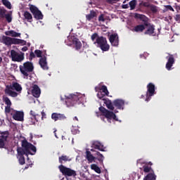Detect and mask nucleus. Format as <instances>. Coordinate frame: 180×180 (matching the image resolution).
<instances>
[{
    "instance_id": "1",
    "label": "nucleus",
    "mask_w": 180,
    "mask_h": 180,
    "mask_svg": "<svg viewBox=\"0 0 180 180\" xmlns=\"http://www.w3.org/2000/svg\"><path fill=\"white\" fill-rule=\"evenodd\" d=\"M135 18L136 19H140L142 22H144V26L146 27L144 34L147 36H152V37L160 36L161 33V29L158 28V33L155 32V25L150 23L148 22V18H147L146 15L139 14V13H135Z\"/></svg>"
},
{
    "instance_id": "2",
    "label": "nucleus",
    "mask_w": 180,
    "mask_h": 180,
    "mask_svg": "<svg viewBox=\"0 0 180 180\" xmlns=\"http://www.w3.org/2000/svg\"><path fill=\"white\" fill-rule=\"evenodd\" d=\"M91 39L94 41V44H96V47L101 49L103 51H109L110 46L108 44V39L106 37L100 36L98 33L95 32L91 36Z\"/></svg>"
},
{
    "instance_id": "3",
    "label": "nucleus",
    "mask_w": 180,
    "mask_h": 180,
    "mask_svg": "<svg viewBox=\"0 0 180 180\" xmlns=\"http://www.w3.org/2000/svg\"><path fill=\"white\" fill-rule=\"evenodd\" d=\"M65 102L68 108H71V106H75V105H84L85 96L81 94H69L65 95Z\"/></svg>"
},
{
    "instance_id": "4",
    "label": "nucleus",
    "mask_w": 180,
    "mask_h": 180,
    "mask_svg": "<svg viewBox=\"0 0 180 180\" xmlns=\"http://www.w3.org/2000/svg\"><path fill=\"white\" fill-rule=\"evenodd\" d=\"M0 43H3L5 46H11V44H20L26 46V41L18 38H12L8 36L3 35L0 37Z\"/></svg>"
},
{
    "instance_id": "5",
    "label": "nucleus",
    "mask_w": 180,
    "mask_h": 180,
    "mask_svg": "<svg viewBox=\"0 0 180 180\" xmlns=\"http://www.w3.org/2000/svg\"><path fill=\"white\" fill-rule=\"evenodd\" d=\"M22 147L21 148L25 152L26 157H29V155H34L37 151L36 146L29 143L27 140L22 141Z\"/></svg>"
},
{
    "instance_id": "6",
    "label": "nucleus",
    "mask_w": 180,
    "mask_h": 180,
    "mask_svg": "<svg viewBox=\"0 0 180 180\" xmlns=\"http://www.w3.org/2000/svg\"><path fill=\"white\" fill-rule=\"evenodd\" d=\"M33 70H34V66L32 62L27 61L22 65H20V71L25 79L29 78V72H33Z\"/></svg>"
},
{
    "instance_id": "7",
    "label": "nucleus",
    "mask_w": 180,
    "mask_h": 180,
    "mask_svg": "<svg viewBox=\"0 0 180 180\" xmlns=\"http://www.w3.org/2000/svg\"><path fill=\"white\" fill-rule=\"evenodd\" d=\"M99 110L102 113L103 116H105L106 119H108V122L110 123V120L113 119V120H115L116 122H119V120L117 119V117H116V114L113 112V111H110L105 108L103 106L99 107Z\"/></svg>"
},
{
    "instance_id": "8",
    "label": "nucleus",
    "mask_w": 180,
    "mask_h": 180,
    "mask_svg": "<svg viewBox=\"0 0 180 180\" xmlns=\"http://www.w3.org/2000/svg\"><path fill=\"white\" fill-rule=\"evenodd\" d=\"M58 169L60 171L61 174H63V175H65V176H77V172L71 168L60 165L58 167Z\"/></svg>"
},
{
    "instance_id": "9",
    "label": "nucleus",
    "mask_w": 180,
    "mask_h": 180,
    "mask_svg": "<svg viewBox=\"0 0 180 180\" xmlns=\"http://www.w3.org/2000/svg\"><path fill=\"white\" fill-rule=\"evenodd\" d=\"M155 94V85L153 83H149L147 85V92L146 101L149 102L151 100V96H154Z\"/></svg>"
},
{
    "instance_id": "10",
    "label": "nucleus",
    "mask_w": 180,
    "mask_h": 180,
    "mask_svg": "<svg viewBox=\"0 0 180 180\" xmlns=\"http://www.w3.org/2000/svg\"><path fill=\"white\" fill-rule=\"evenodd\" d=\"M30 11L32 13L34 19H37V20L43 19V13H41V11H40L36 6L30 5Z\"/></svg>"
},
{
    "instance_id": "11",
    "label": "nucleus",
    "mask_w": 180,
    "mask_h": 180,
    "mask_svg": "<svg viewBox=\"0 0 180 180\" xmlns=\"http://www.w3.org/2000/svg\"><path fill=\"white\" fill-rule=\"evenodd\" d=\"M11 56L13 61H17L18 63H20V61H23L25 59V53H21L19 54V53L16 52L15 50H11Z\"/></svg>"
},
{
    "instance_id": "12",
    "label": "nucleus",
    "mask_w": 180,
    "mask_h": 180,
    "mask_svg": "<svg viewBox=\"0 0 180 180\" xmlns=\"http://www.w3.org/2000/svg\"><path fill=\"white\" fill-rule=\"evenodd\" d=\"M44 53L43 57L39 60V64L42 70H49V65L47 64V53L46 51H44Z\"/></svg>"
},
{
    "instance_id": "13",
    "label": "nucleus",
    "mask_w": 180,
    "mask_h": 180,
    "mask_svg": "<svg viewBox=\"0 0 180 180\" xmlns=\"http://www.w3.org/2000/svg\"><path fill=\"white\" fill-rule=\"evenodd\" d=\"M17 153H18L17 158L18 159L19 164L20 165H25V160L24 155H26V153H25L23 149H22V148H18L17 149Z\"/></svg>"
},
{
    "instance_id": "14",
    "label": "nucleus",
    "mask_w": 180,
    "mask_h": 180,
    "mask_svg": "<svg viewBox=\"0 0 180 180\" xmlns=\"http://www.w3.org/2000/svg\"><path fill=\"white\" fill-rule=\"evenodd\" d=\"M167 62L166 63V69L167 71H171L172 70V65L175 64V58H174V55H169V56L166 57Z\"/></svg>"
},
{
    "instance_id": "15",
    "label": "nucleus",
    "mask_w": 180,
    "mask_h": 180,
    "mask_svg": "<svg viewBox=\"0 0 180 180\" xmlns=\"http://www.w3.org/2000/svg\"><path fill=\"white\" fill-rule=\"evenodd\" d=\"M110 43L114 47L119 46V35L117 34H112L109 37Z\"/></svg>"
},
{
    "instance_id": "16",
    "label": "nucleus",
    "mask_w": 180,
    "mask_h": 180,
    "mask_svg": "<svg viewBox=\"0 0 180 180\" xmlns=\"http://www.w3.org/2000/svg\"><path fill=\"white\" fill-rule=\"evenodd\" d=\"M11 115L14 120H17L18 122H23L25 113L22 111H15L13 114Z\"/></svg>"
},
{
    "instance_id": "17",
    "label": "nucleus",
    "mask_w": 180,
    "mask_h": 180,
    "mask_svg": "<svg viewBox=\"0 0 180 180\" xmlns=\"http://www.w3.org/2000/svg\"><path fill=\"white\" fill-rule=\"evenodd\" d=\"M51 119L54 120V122H57L58 120H65L67 117L64 114L58 113V112H53L51 114Z\"/></svg>"
},
{
    "instance_id": "18",
    "label": "nucleus",
    "mask_w": 180,
    "mask_h": 180,
    "mask_svg": "<svg viewBox=\"0 0 180 180\" xmlns=\"http://www.w3.org/2000/svg\"><path fill=\"white\" fill-rule=\"evenodd\" d=\"M113 105L116 107L117 109L123 110V109H124V101L122 99H115L113 101Z\"/></svg>"
},
{
    "instance_id": "19",
    "label": "nucleus",
    "mask_w": 180,
    "mask_h": 180,
    "mask_svg": "<svg viewBox=\"0 0 180 180\" xmlns=\"http://www.w3.org/2000/svg\"><path fill=\"white\" fill-rule=\"evenodd\" d=\"M41 94V90L40 89V87L37 86V84H34L32 86V95L34 98H40V94Z\"/></svg>"
},
{
    "instance_id": "20",
    "label": "nucleus",
    "mask_w": 180,
    "mask_h": 180,
    "mask_svg": "<svg viewBox=\"0 0 180 180\" xmlns=\"http://www.w3.org/2000/svg\"><path fill=\"white\" fill-rule=\"evenodd\" d=\"M91 147L92 148H95V150H98L99 151H105L103 145H102V143L98 141H94L92 142Z\"/></svg>"
},
{
    "instance_id": "21",
    "label": "nucleus",
    "mask_w": 180,
    "mask_h": 180,
    "mask_svg": "<svg viewBox=\"0 0 180 180\" xmlns=\"http://www.w3.org/2000/svg\"><path fill=\"white\" fill-rule=\"evenodd\" d=\"M10 89H13V91H16L17 92H20L22 91V86L19 84V83L16 82H13L12 84L7 85Z\"/></svg>"
},
{
    "instance_id": "22",
    "label": "nucleus",
    "mask_w": 180,
    "mask_h": 180,
    "mask_svg": "<svg viewBox=\"0 0 180 180\" xmlns=\"http://www.w3.org/2000/svg\"><path fill=\"white\" fill-rule=\"evenodd\" d=\"M144 30H146V25H144V22L143 24H139L132 29V32H135L136 33H143Z\"/></svg>"
},
{
    "instance_id": "23",
    "label": "nucleus",
    "mask_w": 180,
    "mask_h": 180,
    "mask_svg": "<svg viewBox=\"0 0 180 180\" xmlns=\"http://www.w3.org/2000/svg\"><path fill=\"white\" fill-rule=\"evenodd\" d=\"M4 92L6 95H8L12 98H16V96H18V94L16 93V91H13V89H11V87L8 86H6Z\"/></svg>"
},
{
    "instance_id": "24",
    "label": "nucleus",
    "mask_w": 180,
    "mask_h": 180,
    "mask_svg": "<svg viewBox=\"0 0 180 180\" xmlns=\"http://www.w3.org/2000/svg\"><path fill=\"white\" fill-rule=\"evenodd\" d=\"M86 158L89 162H96V158L89 150L86 151Z\"/></svg>"
},
{
    "instance_id": "25",
    "label": "nucleus",
    "mask_w": 180,
    "mask_h": 180,
    "mask_svg": "<svg viewBox=\"0 0 180 180\" xmlns=\"http://www.w3.org/2000/svg\"><path fill=\"white\" fill-rule=\"evenodd\" d=\"M94 155H97V157L95 156L96 161L97 160L100 162V164H101V165H103V160H105V157L103 156V155H102V153H100L99 152L96 151Z\"/></svg>"
},
{
    "instance_id": "26",
    "label": "nucleus",
    "mask_w": 180,
    "mask_h": 180,
    "mask_svg": "<svg viewBox=\"0 0 180 180\" xmlns=\"http://www.w3.org/2000/svg\"><path fill=\"white\" fill-rule=\"evenodd\" d=\"M73 44H75V50H81V48L82 47V44L81 43V41H79V39L75 38L72 40Z\"/></svg>"
},
{
    "instance_id": "27",
    "label": "nucleus",
    "mask_w": 180,
    "mask_h": 180,
    "mask_svg": "<svg viewBox=\"0 0 180 180\" xmlns=\"http://www.w3.org/2000/svg\"><path fill=\"white\" fill-rule=\"evenodd\" d=\"M23 16L26 20L30 22V23H32L33 22V16L29 11H24Z\"/></svg>"
},
{
    "instance_id": "28",
    "label": "nucleus",
    "mask_w": 180,
    "mask_h": 180,
    "mask_svg": "<svg viewBox=\"0 0 180 180\" xmlns=\"http://www.w3.org/2000/svg\"><path fill=\"white\" fill-rule=\"evenodd\" d=\"M157 179V175H155V173L154 171H152L150 173H148L144 178L143 180H156Z\"/></svg>"
},
{
    "instance_id": "29",
    "label": "nucleus",
    "mask_w": 180,
    "mask_h": 180,
    "mask_svg": "<svg viewBox=\"0 0 180 180\" xmlns=\"http://www.w3.org/2000/svg\"><path fill=\"white\" fill-rule=\"evenodd\" d=\"M6 36H11V37H20V33L16 32L14 30H9L5 32Z\"/></svg>"
},
{
    "instance_id": "30",
    "label": "nucleus",
    "mask_w": 180,
    "mask_h": 180,
    "mask_svg": "<svg viewBox=\"0 0 180 180\" xmlns=\"http://www.w3.org/2000/svg\"><path fill=\"white\" fill-rule=\"evenodd\" d=\"M9 137V131H4L0 132V139L3 140V141H6V143L8 141V138Z\"/></svg>"
},
{
    "instance_id": "31",
    "label": "nucleus",
    "mask_w": 180,
    "mask_h": 180,
    "mask_svg": "<svg viewBox=\"0 0 180 180\" xmlns=\"http://www.w3.org/2000/svg\"><path fill=\"white\" fill-rule=\"evenodd\" d=\"M104 103L108 109L110 110H115V105H113V102L112 103V101L106 99L104 101Z\"/></svg>"
},
{
    "instance_id": "32",
    "label": "nucleus",
    "mask_w": 180,
    "mask_h": 180,
    "mask_svg": "<svg viewBox=\"0 0 180 180\" xmlns=\"http://www.w3.org/2000/svg\"><path fill=\"white\" fill-rule=\"evenodd\" d=\"M58 160H59V162H60V164H61V165H63V164H64V162L71 161V158H70V156H67V155H64L60 156Z\"/></svg>"
},
{
    "instance_id": "33",
    "label": "nucleus",
    "mask_w": 180,
    "mask_h": 180,
    "mask_svg": "<svg viewBox=\"0 0 180 180\" xmlns=\"http://www.w3.org/2000/svg\"><path fill=\"white\" fill-rule=\"evenodd\" d=\"M94 18H96V12L91 11L90 13L86 15V20L91 21Z\"/></svg>"
},
{
    "instance_id": "34",
    "label": "nucleus",
    "mask_w": 180,
    "mask_h": 180,
    "mask_svg": "<svg viewBox=\"0 0 180 180\" xmlns=\"http://www.w3.org/2000/svg\"><path fill=\"white\" fill-rule=\"evenodd\" d=\"M143 172H146V173L149 172V174H150L152 171H154L153 170V168H151V166H148L147 164H145V165L143 166Z\"/></svg>"
},
{
    "instance_id": "35",
    "label": "nucleus",
    "mask_w": 180,
    "mask_h": 180,
    "mask_svg": "<svg viewBox=\"0 0 180 180\" xmlns=\"http://www.w3.org/2000/svg\"><path fill=\"white\" fill-rule=\"evenodd\" d=\"M91 169H93V171H95L97 174H101V168L95 164L91 165Z\"/></svg>"
},
{
    "instance_id": "36",
    "label": "nucleus",
    "mask_w": 180,
    "mask_h": 180,
    "mask_svg": "<svg viewBox=\"0 0 180 180\" xmlns=\"http://www.w3.org/2000/svg\"><path fill=\"white\" fill-rule=\"evenodd\" d=\"M3 102H4L6 106H12V102L11 101V99H9V98L7 96H3Z\"/></svg>"
},
{
    "instance_id": "37",
    "label": "nucleus",
    "mask_w": 180,
    "mask_h": 180,
    "mask_svg": "<svg viewBox=\"0 0 180 180\" xmlns=\"http://www.w3.org/2000/svg\"><path fill=\"white\" fill-rule=\"evenodd\" d=\"M1 2L6 8L8 9H12V4H11V2L8 0H1Z\"/></svg>"
},
{
    "instance_id": "38",
    "label": "nucleus",
    "mask_w": 180,
    "mask_h": 180,
    "mask_svg": "<svg viewBox=\"0 0 180 180\" xmlns=\"http://www.w3.org/2000/svg\"><path fill=\"white\" fill-rule=\"evenodd\" d=\"M136 5H137V0H131L129 2L130 10L134 11V9H136Z\"/></svg>"
},
{
    "instance_id": "39",
    "label": "nucleus",
    "mask_w": 180,
    "mask_h": 180,
    "mask_svg": "<svg viewBox=\"0 0 180 180\" xmlns=\"http://www.w3.org/2000/svg\"><path fill=\"white\" fill-rule=\"evenodd\" d=\"M100 91H102V92L104 94V95H106V96H109V91H108V87L105 85H103L100 89Z\"/></svg>"
},
{
    "instance_id": "40",
    "label": "nucleus",
    "mask_w": 180,
    "mask_h": 180,
    "mask_svg": "<svg viewBox=\"0 0 180 180\" xmlns=\"http://www.w3.org/2000/svg\"><path fill=\"white\" fill-rule=\"evenodd\" d=\"M4 18H6V20H7L8 23H11V22H12V14L11 13L6 14V15H4Z\"/></svg>"
},
{
    "instance_id": "41",
    "label": "nucleus",
    "mask_w": 180,
    "mask_h": 180,
    "mask_svg": "<svg viewBox=\"0 0 180 180\" xmlns=\"http://www.w3.org/2000/svg\"><path fill=\"white\" fill-rule=\"evenodd\" d=\"M71 131H72V134H79V129L77 127L72 126V129H71Z\"/></svg>"
},
{
    "instance_id": "42",
    "label": "nucleus",
    "mask_w": 180,
    "mask_h": 180,
    "mask_svg": "<svg viewBox=\"0 0 180 180\" xmlns=\"http://www.w3.org/2000/svg\"><path fill=\"white\" fill-rule=\"evenodd\" d=\"M34 54H35V56H37V57L38 58H41V57H43V56H41V54H43V51H41L39 49H37L34 51Z\"/></svg>"
},
{
    "instance_id": "43",
    "label": "nucleus",
    "mask_w": 180,
    "mask_h": 180,
    "mask_svg": "<svg viewBox=\"0 0 180 180\" xmlns=\"http://www.w3.org/2000/svg\"><path fill=\"white\" fill-rule=\"evenodd\" d=\"M6 15V10L5 8H0V18H4Z\"/></svg>"
},
{
    "instance_id": "44",
    "label": "nucleus",
    "mask_w": 180,
    "mask_h": 180,
    "mask_svg": "<svg viewBox=\"0 0 180 180\" xmlns=\"http://www.w3.org/2000/svg\"><path fill=\"white\" fill-rule=\"evenodd\" d=\"M139 6L140 8H141L142 6H144L145 8H150V4L148 2H141L139 4Z\"/></svg>"
},
{
    "instance_id": "45",
    "label": "nucleus",
    "mask_w": 180,
    "mask_h": 180,
    "mask_svg": "<svg viewBox=\"0 0 180 180\" xmlns=\"http://www.w3.org/2000/svg\"><path fill=\"white\" fill-rule=\"evenodd\" d=\"M30 115H31V116H33V117L34 118L35 120H37V116H39V117H40V115L36 114V112H34V111H33V110L30 111Z\"/></svg>"
},
{
    "instance_id": "46",
    "label": "nucleus",
    "mask_w": 180,
    "mask_h": 180,
    "mask_svg": "<svg viewBox=\"0 0 180 180\" xmlns=\"http://www.w3.org/2000/svg\"><path fill=\"white\" fill-rule=\"evenodd\" d=\"M5 144H6V142L2 139H0V148H4Z\"/></svg>"
},
{
    "instance_id": "47",
    "label": "nucleus",
    "mask_w": 180,
    "mask_h": 180,
    "mask_svg": "<svg viewBox=\"0 0 180 180\" xmlns=\"http://www.w3.org/2000/svg\"><path fill=\"white\" fill-rule=\"evenodd\" d=\"M5 113H11V105H6L5 107Z\"/></svg>"
},
{
    "instance_id": "48",
    "label": "nucleus",
    "mask_w": 180,
    "mask_h": 180,
    "mask_svg": "<svg viewBox=\"0 0 180 180\" xmlns=\"http://www.w3.org/2000/svg\"><path fill=\"white\" fill-rule=\"evenodd\" d=\"M150 11L155 13V12H157V6L154 5L150 6Z\"/></svg>"
},
{
    "instance_id": "49",
    "label": "nucleus",
    "mask_w": 180,
    "mask_h": 180,
    "mask_svg": "<svg viewBox=\"0 0 180 180\" xmlns=\"http://www.w3.org/2000/svg\"><path fill=\"white\" fill-rule=\"evenodd\" d=\"M98 21L99 22H105V17H104L103 14H101L99 15Z\"/></svg>"
},
{
    "instance_id": "50",
    "label": "nucleus",
    "mask_w": 180,
    "mask_h": 180,
    "mask_svg": "<svg viewBox=\"0 0 180 180\" xmlns=\"http://www.w3.org/2000/svg\"><path fill=\"white\" fill-rule=\"evenodd\" d=\"M174 20H176V22H177L178 23H180V15L177 14L174 16Z\"/></svg>"
},
{
    "instance_id": "51",
    "label": "nucleus",
    "mask_w": 180,
    "mask_h": 180,
    "mask_svg": "<svg viewBox=\"0 0 180 180\" xmlns=\"http://www.w3.org/2000/svg\"><path fill=\"white\" fill-rule=\"evenodd\" d=\"M36 58V53L34 54V53L31 52L30 53V60H33V58Z\"/></svg>"
},
{
    "instance_id": "52",
    "label": "nucleus",
    "mask_w": 180,
    "mask_h": 180,
    "mask_svg": "<svg viewBox=\"0 0 180 180\" xmlns=\"http://www.w3.org/2000/svg\"><path fill=\"white\" fill-rule=\"evenodd\" d=\"M120 0H106L108 4H115V2H119Z\"/></svg>"
},
{
    "instance_id": "53",
    "label": "nucleus",
    "mask_w": 180,
    "mask_h": 180,
    "mask_svg": "<svg viewBox=\"0 0 180 180\" xmlns=\"http://www.w3.org/2000/svg\"><path fill=\"white\" fill-rule=\"evenodd\" d=\"M167 8L174 12V8L170 5L167 6Z\"/></svg>"
},
{
    "instance_id": "54",
    "label": "nucleus",
    "mask_w": 180,
    "mask_h": 180,
    "mask_svg": "<svg viewBox=\"0 0 180 180\" xmlns=\"http://www.w3.org/2000/svg\"><path fill=\"white\" fill-rule=\"evenodd\" d=\"M98 98H99V99H102V98H103V96H102V93H98L97 94Z\"/></svg>"
},
{
    "instance_id": "55",
    "label": "nucleus",
    "mask_w": 180,
    "mask_h": 180,
    "mask_svg": "<svg viewBox=\"0 0 180 180\" xmlns=\"http://www.w3.org/2000/svg\"><path fill=\"white\" fill-rule=\"evenodd\" d=\"M129 8V4H124L122 5V8L123 9H127Z\"/></svg>"
},
{
    "instance_id": "56",
    "label": "nucleus",
    "mask_w": 180,
    "mask_h": 180,
    "mask_svg": "<svg viewBox=\"0 0 180 180\" xmlns=\"http://www.w3.org/2000/svg\"><path fill=\"white\" fill-rule=\"evenodd\" d=\"M22 51H27V46H23L22 48Z\"/></svg>"
},
{
    "instance_id": "57",
    "label": "nucleus",
    "mask_w": 180,
    "mask_h": 180,
    "mask_svg": "<svg viewBox=\"0 0 180 180\" xmlns=\"http://www.w3.org/2000/svg\"><path fill=\"white\" fill-rule=\"evenodd\" d=\"M41 119H43L44 117H46V112H41Z\"/></svg>"
},
{
    "instance_id": "58",
    "label": "nucleus",
    "mask_w": 180,
    "mask_h": 180,
    "mask_svg": "<svg viewBox=\"0 0 180 180\" xmlns=\"http://www.w3.org/2000/svg\"><path fill=\"white\" fill-rule=\"evenodd\" d=\"M4 120H2V119H0V126H2V124H4Z\"/></svg>"
},
{
    "instance_id": "59",
    "label": "nucleus",
    "mask_w": 180,
    "mask_h": 180,
    "mask_svg": "<svg viewBox=\"0 0 180 180\" xmlns=\"http://www.w3.org/2000/svg\"><path fill=\"white\" fill-rule=\"evenodd\" d=\"M146 164H147V165H148V166L150 165V167H151V165H153V162H147Z\"/></svg>"
},
{
    "instance_id": "60",
    "label": "nucleus",
    "mask_w": 180,
    "mask_h": 180,
    "mask_svg": "<svg viewBox=\"0 0 180 180\" xmlns=\"http://www.w3.org/2000/svg\"><path fill=\"white\" fill-rule=\"evenodd\" d=\"M73 120H77V122H78V117H75L73 118Z\"/></svg>"
},
{
    "instance_id": "61",
    "label": "nucleus",
    "mask_w": 180,
    "mask_h": 180,
    "mask_svg": "<svg viewBox=\"0 0 180 180\" xmlns=\"http://www.w3.org/2000/svg\"><path fill=\"white\" fill-rule=\"evenodd\" d=\"M39 119H40V117H39V116H37V122H39Z\"/></svg>"
},
{
    "instance_id": "62",
    "label": "nucleus",
    "mask_w": 180,
    "mask_h": 180,
    "mask_svg": "<svg viewBox=\"0 0 180 180\" xmlns=\"http://www.w3.org/2000/svg\"><path fill=\"white\" fill-rule=\"evenodd\" d=\"M27 168H29V165H27V166L25 167V169H27Z\"/></svg>"
},
{
    "instance_id": "63",
    "label": "nucleus",
    "mask_w": 180,
    "mask_h": 180,
    "mask_svg": "<svg viewBox=\"0 0 180 180\" xmlns=\"http://www.w3.org/2000/svg\"><path fill=\"white\" fill-rule=\"evenodd\" d=\"M114 112H115V113H117L119 111H118V110H114Z\"/></svg>"
},
{
    "instance_id": "64",
    "label": "nucleus",
    "mask_w": 180,
    "mask_h": 180,
    "mask_svg": "<svg viewBox=\"0 0 180 180\" xmlns=\"http://www.w3.org/2000/svg\"><path fill=\"white\" fill-rule=\"evenodd\" d=\"M91 151H95V150H94V149H91Z\"/></svg>"
}]
</instances>
